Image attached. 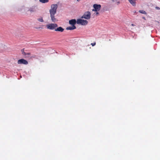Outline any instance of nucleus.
I'll return each instance as SVG.
<instances>
[{"instance_id":"412c9836","label":"nucleus","mask_w":160,"mask_h":160,"mask_svg":"<svg viewBox=\"0 0 160 160\" xmlns=\"http://www.w3.org/2000/svg\"><path fill=\"white\" fill-rule=\"evenodd\" d=\"M35 56L34 55L33 57V58H35Z\"/></svg>"},{"instance_id":"6e6552de","label":"nucleus","mask_w":160,"mask_h":160,"mask_svg":"<svg viewBox=\"0 0 160 160\" xmlns=\"http://www.w3.org/2000/svg\"><path fill=\"white\" fill-rule=\"evenodd\" d=\"M76 22L77 21L75 19H72L69 21V24L72 26L75 25L76 24Z\"/></svg>"},{"instance_id":"20e7f679","label":"nucleus","mask_w":160,"mask_h":160,"mask_svg":"<svg viewBox=\"0 0 160 160\" xmlns=\"http://www.w3.org/2000/svg\"><path fill=\"white\" fill-rule=\"evenodd\" d=\"M57 27L58 25L56 23H50L46 25L47 28L50 30L54 29Z\"/></svg>"},{"instance_id":"9d476101","label":"nucleus","mask_w":160,"mask_h":160,"mask_svg":"<svg viewBox=\"0 0 160 160\" xmlns=\"http://www.w3.org/2000/svg\"><path fill=\"white\" fill-rule=\"evenodd\" d=\"M76 28V27L75 25H72L71 27H68L66 28V29L67 30H73L75 29Z\"/></svg>"},{"instance_id":"a211bd4d","label":"nucleus","mask_w":160,"mask_h":160,"mask_svg":"<svg viewBox=\"0 0 160 160\" xmlns=\"http://www.w3.org/2000/svg\"><path fill=\"white\" fill-rule=\"evenodd\" d=\"M99 13L98 12H97L96 13V15H98V14H99Z\"/></svg>"},{"instance_id":"4468645a","label":"nucleus","mask_w":160,"mask_h":160,"mask_svg":"<svg viewBox=\"0 0 160 160\" xmlns=\"http://www.w3.org/2000/svg\"><path fill=\"white\" fill-rule=\"evenodd\" d=\"M38 21L41 22H43L44 21L42 18L38 19Z\"/></svg>"},{"instance_id":"9b49d317","label":"nucleus","mask_w":160,"mask_h":160,"mask_svg":"<svg viewBox=\"0 0 160 160\" xmlns=\"http://www.w3.org/2000/svg\"><path fill=\"white\" fill-rule=\"evenodd\" d=\"M129 2L133 6L136 5L135 0H128Z\"/></svg>"},{"instance_id":"39448f33","label":"nucleus","mask_w":160,"mask_h":160,"mask_svg":"<svg viewBox=\"0 0 160 160\" xmlns=\"http://www.w3.org/2000/svg\"><path fill=\"white\" fill-rule=\"evenodd\" d=\"M101 6L100 4H94L93 5V9H92V11L98 12L101 9Z\"/></svg>"},{"instance_id":"4be33fe9","label":"nucleus","mask_w":160,"mask_h":160,"mask_svg":"<svg viewBox=\"0 0 160 160\" xmlns=\"http://www.w3.org/2000/svg\"><path fill=\"white\" fill-rule=\"evenodd\" d=\"M30 11H31H31H32V10H30Z\"/></svg>"},{"instance_id":"f257e3e1","label":"nucleus","mask_w":160,"mask_h":160,"mask_svg":"<svg viewBox=\"0 0 160 160\" xmlns=\"http://www.w3.org/2000/svg\"><path fill=\"white\" fill-rule=\"evenodd\" d=\"M58 6L57 4H52L51 6V9L49 10L50 14H56Z\"/></svg>"},{"instance_id":"0eeeda50","label":"nucleus","mask_w":160,"mask_h":160,"mask_svg":"<svg viewBox=\"0 0 160 160\" xmlns=\"http://www.w3.org/2000/svg\"><path fill=\"white\" fill-rule=\"evenodd\" d=\"M55 14H50L51 20L52 22H55L56 21V19L55 18L54 15Z\"/></svg>"},{"instance_id":"f03ea898","label":"nucleus","mask_w":160,"mask_h":160,"mask_svg":"<svg viewBox=\"0 0 160 160\" xmlns=\"http://www.w3.org/2000/svg\"><path fill=\"white\" fill-rule=\"evenodd\" d=\"M91 13L89 11H87L84 12L83 15L81 17V18L86 19H89L91 18Z\"/></svg>"},{"instance_id":"6ab92c4d","label":"nucleus","mask_w":160,"mask_h":160,"mask_svg":"<svg viewBox=\"0 0 160 160\" xmlns=\"http://www.w3.org/2000/svg\"><path fill=\"white\" fill-rule=\"evenodd\" d=\"M131 26H135V25H134L133 24H131Z\"/></svg>"},{"instance_id":"ddd939ff","label":"nucleus","mask_w":160,"mask_h":160,"mask_svg":"<svg viewBox=\"0 0 160 160\" xmlns=\"http://www.w3.org/2000/svg\"><path fill=\"white\" fill-rule=\"evenodd\" d=\"M139 12L143 14H147L146 12L143 10H140Z\"/></svg>"},{"instance_id":"aec40b11","label":"nucleus","mask_w":160,"mask_h":160,"mask_svg":"<svg viewBox=\"0 0 160 160\" xmlns=\"http://www.w3.org/2000/svg\"><path fill=\"white\" fill-rule=\"evenodd\" d=\"M27 55H30V53H26Z\"/></svg>"},{"instance_id":"f3484780","label":"nucleus","mask_w":160,"mask_h":160,"mask_svg":"<svg viewBox=\"0 0 160 160\" xmlns=\"http://www.w3.org/2000/svg\"><path fill=\"white\" fill-rule=\"evenodd\" d=\"M155 8L157 10H160V8L158 7H155Z\"/></svg>"},{"instance_id":"7ed1b4c3","label":"nucleus","mask_w":160,"mask_h":160,"mask_svg":"<svg viewBox=\"0 0 160 160\" xmlns=\"http://www.w3.org/2000/svg\"><path fill=\"white\" fill-rule=\"evenodd\" d=\"M88 21L82 19H78L77 21V23L78 24H81L82 25H86L88 24Z\"/></svg>"},{"instance_id":"2eb2a0df","label":"nucleus","mask_w":160,"mask_h":160,"mask_svg":"<svg viewBox=\"0 0 160 160\" xmlns=\"http://www.w3.org/2000/svg\"><path fill=\"white\" fill-rule=\"evenodd\" d=\"M21 52L23 55L25 56L27 55L26 53L24 52L23 49H22Z\"/></svg>"},{"instance_id":"1a4fd4ad","label":"nucleus","mask_w":160,"mask_h":160,"mask_svg":"<svg viewBox=\"0 0 160 160\" xmlns=\"http://www.w3.org/2000/svg\"><path fill=\"white\" fill-rule=\"evenodd\" d=\"M64 29L62 27H59L55 29V30L56 31H59L61 32H62L63 31Z\"/></svg>"},{"instance_id":"f8f14e48","label":"nucleus","mask_w":160,"mask_h":160,"mask_svg":"<svg viewBox=\"0 0 160 160\" xmlns=\"http://www.w3.org/2000/svg\"><path fill=\"white\" fill-rule=\"evenodd\" d=\"M39 2L42 3H46L49 2L48 0H39Z\"/></svg>"},{"instance_id":"dca6fc26","label":"nucleus","mask_w":160,"mask_h":160,"mask_svg":"<svg viewBox=\"0 0 160 160\" xmlns=\"http://www.w3.org/2000/svg\"><path fill=\"white\" fill-rule=\"evenodd\" d=\"M91 45L92 46H94L96 45V43L95 42L94 43H91Z\"/></svg>"},{"instance_id":"423d86ee","label":"nucleus","mask_w":160,"mask_h":160,"mask_svg":"<svg viewBox=\"0 0 160 160\" xmlns=\"http://www.w3.org/2000/svg\"><path fill=\"white\" fill-rule=\"evenodd\" d=\"M18 63L19 64H23L27 65L28 64V62L26 60L23 59H21L18 60Z\"/></svg>"}]
</instances>
